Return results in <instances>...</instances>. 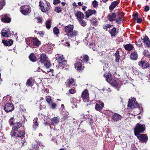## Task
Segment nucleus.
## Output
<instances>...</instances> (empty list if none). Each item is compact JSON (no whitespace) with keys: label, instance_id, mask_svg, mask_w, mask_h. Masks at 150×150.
<instances>
[{"label":"nucleus","instance_id":"obj_35","mask_svg":"<svg viewBox=\"0 0 150 150\" xmlns=\"http://www.w3.org/2000/svg\"><path fill=\"white\" fill-rule=\"evenodd\" d=\"M115 56L116 58L115 61L116 62L119 61L120 59V56L119 55V52L118 51H117L115 54Z\"/></svg>","mask_w":150,"mask_h":150},{"label":"nucleus","instance_id":"obj_33","mask_svg":"<svg viewBox=\"0 0 150 150\" xmlns=\"http://www.w3.org/2000/svg\"><path fill=\"white\" fill-rule=\"evenodd\" d=\"M88 57L87 55H84L82 57H81L82 59H81L82 60V62L83 61V62L85 63H87L88 61Z\"/></svg>","mask_w":150,"mask_h":150},{"label":"nucleus","instance_id":"obj_16","mask_svg":"<svg viewBox=\"0 0 150 150\" xmlns=\"http://www.w3.org/2000/svg\"><path fill=\"white\" fill-rule=\"evenodd\" d=\"M65 84L66 86L68 87L71 85H74L75 83L74 79L70 78L68 79L65 82Z\"/></svg>","mask_w":150,"mask_h":150},{"label":"nucleus","instance_id":"obj_23","mask_svg":"<svg viewBox=\"0 0 150 150\" xmlns=\"http://www.w3.org/2000/svg\"><path fill=\"white\" fill-rule=\"evenodd\" d=\"M142 40L146 46L149 47H150V40L148 38L147 36H145L143 38Z\"/></svg>","mask_w":150,"mask_h":150},{"label":"nucleus","instance_id":"obj_2","mask_svg":"<svg viewBox=\"0 0 150 150\" xmlns=\"http://www.w3.org/2000/svg\"><path fill=\"white\" fill-rule=\"evenodd\" d=\"M39 59L40 60L38 62V64H43L47 68H49L50 67L51 64L45 54H41Z\"/></svg>","mask_w":150,"mask_h":150},{"label":"nucleus","instance_id":"obj_3","mask_svg":"<svg viewBox=\"0 0 150 150\" xmlns=\"http://www.w3.org/2000/svg\"><path fill=\"white\" fill-rule=\"evenodd\" d=\"M25 41L28 45L32 47H38L40 44V41L37 38L32 37L28 38Z\"/></svg>","mask_w":150,"mask_h":150},{"label":"nucleus","instance_id":"obj_53","mask_svg":"<svg viewBox=\"0 0 150 150\" xmlns=\"http://www.w3.org/2000/svg\"><path fill=\"white\" fill-rule=\"evenodd\" d=\"M40 145V143H38L37 144L35 145L33 147V149L36 150H38L39 149V146Z\"/></svg>","mask_w":150,"mask_h":150},{"label":"nucleus","instance_id":"obj_1","mask_svg":"<svg viewBox=\"0 0 150 150\" xmlns=\"http://www.w3.org/2000/svg\"><path fill=\"white\" fill-rule=\"evenodd\" d=\"M106 81L112 86L117 87L120 85V81L119 79L115 78L112 77L110 74L108 73L107 75H104Z\"/></svg>","mask_w":150,"mask_h":150},{"label":"nucleus","instance_id":"obj_15","mask_svg":"<svg viewBox=\"0 0 150 150\" xmlns=\"http://www.w3.org/2000/svg\"><path fill=\"white\" fill-rule=\"evenodd\" d=\"M97 102L98 104H96L95 109L96 110L98 111L102 109V108L104 106V104L101 100H98Z\"/></svg>","mask_w":150,"mask_h":150},{"label":"nucleus","instance_id":"obj_7","mask_svg":"<svg viewBox=\"0 0 150 150\" xmlns=\"http://www.w3.org/2000/svg\"><path fill=\"white\" fill-rule=\"evenodd\" d=\"M20 10L22 14L27 15L30 13L31 8L28 5L23 6L20 7Z\"/></svg>","mask_w":150,"mask_h":150},{"label":"nucleus","instance_id":"obj_60","mask_svg":"<svg viewBox=\"0 0 150 150\" xmlns=\"http://www.w3.org/2000/svg\"><path fill=\"white\" fill-rule=\"evenodd\" d=\"M149 7L148 6H145L144 8V11L146 12H147L149 11Z\"/></svg>","mask_w":150,"mask_h":150},{"label":"nucleus","instance_id":"obj_25","mask_svg":"<svg viewBox=\"0 0 150 150\" xmlns=\"http://www.w3.org/2000/svg\"><path fill=\"white\" fill-rule=\"evenodd\" d=\"M116 15L114 13H112L108 16L109 20L110 21H112L115 20Z\"/></svg>","mask_w":150,"mask_h":150},{"label":"nucleus","instance_id":"obj_54","mask_svg":"<svg viewBox=\"0 0 150 150\" xmlns=\"http://www.w3.org/2000/svg\"><path fill=\"white\" fill-rule=\"evenodd\" d=\"M112 26L113 25L109 24H106L103 27V28L104 29H107L108 28H110L111 26Z\"/></svg>","mask_w":150,"mask_h":150},{"label":"nucleus","instance_id":"obj_34","mask_svg":"<svg viewBox=\"0 0 150 150\" xmlns=\"http://www.w3.org/2000/svg\"><path fill=\"white\" fill-rule=\"evenodd\" d=\"M133 48V45L130 44H128L125 45V49L127 50L130 51Z\"/></svg>","mask_w":150,"mask_h":150},{"label":"nucleus","instance_id":"obj_55","mask_svg":"<svg viewBox=\"0 0 150 150\" xmlns=\"http://www.w3.org/2000/svg\"><path fill=\"white\" fill-rule=\"evenodd\" d=\"M60 2V1L59 0H54L53 4L54 5L57 4Z\"/></svg>","mask_w":150,"mask_h":150},{"label":"nucleus","instance_id":"obj_51","mask_svg":"<svg viewBox=\"0 0 150 150\" xmlns=\"http://www.w3.org/2000/svg\"><path fill=\"white\" fill-rule=\"evenodd\" d=\"M10 98L9 95H7L6 96L4 97L3 98V100L5 101L8 102L10 100Z\"/></svg>","mask_w":150,"mask_h":150},{"label":"nucleus","instance_id":"obj_31","mask_svg":"<svg viewBox=\"0 0 150 150\" xmlns=\"http://www.w3.org/2000/svg\"><path fill=\"white\" fill-rule=\"evenodd\" d=\"M131 59L133 60H136L137 58V55L136 52H132L130 56Z\"/></svg>","mask_w":150,"mask_h":150},{"label":"nucleus","instance_id":"obj_22","mask_svg":"<svg viewBox=\"0 0 150 150\" xmlns=\"http://www.w3.org/2000/svg\"><path fill=\"white\" fill-rule=\"evenodd\" d=\"M2 22L4 23H9L11 21V18L7 15H4L1 18Z\"/></svg>","mask_w":150,"mask_h":150},{"label":"nucleus","instance_id":"obj_13","mask_svg":"<svg viewBox=\"0 0 150 150\" xmlns=\"http://www.w3.org/2000/svg\"><path fill=\"white\" fill-rule=\"evenodd\" d=\"M1 35L4 37H8L11 35V32L9 29L4 28L1 32Z\"/></svg>","mask_w":150,"mask_h":150},{"label":"nucleus","instance_id":"obj_63","mask_svg":"<svg viewBox=\"0 0 150 150\" xmlns=\"http://www.w3.org/2000/svg\"><path fill=\"white\" fill-rule=\"evenodd\" d=\"M72 5L73 6H74L76 7H78V6L76 4L75 2H74L72 4Z\"/></svg>","mask_w":150,"mask_h":150},{"label":"nucleus","instance_id":"obj_30","mask_svg":"<svg viewBox=\"0 0 150 150\" xmlns=\"http://www.w3.org/2000/svg\"><path fill=\"white\" fill-rule=\"evenodd\" d=\"M30 60L33 62H35L37 61V58L35 55L33 53H31L29 56Z\"/></svg>","mask_w":150,"mask_h":150},{"label":"nucleus","instance_id":"obj_17","mask_svg":"<svg viewBox=\"0 0 150 150\" xmlns=\"http://www.w3.org/2000/svg\"><path fill=\"white\" fill-rule=\"evenodd\" d=\"M74 29V26L73 25H69L66 26L64 28L65 32L68 34L71 32Z\"/></svg>","mask_w":150,"mask_h":150},{"label":"nucleus","instance_id":"obj_20","mask_svg":"<svg viewBox=\"0 0 150 150\" xmlns=\"http://www.w3.org/2000/svg\"><path fill=\"white\" fill-rule=\"evenodd\" d=\"M139 65L144 68H147L149 67V64L146 61H141L139 62Z\"/></svg>","mask_w":150,"mask_h":150},{"label":"nucleus","instance_id":"obj_26","mask_svg":"<svg viewBox=\"0 0 150 150\" xmlns=\"http://www.w3.org/2000/svg\"><path fill=\"white\" fill-rule=\"evenodd\" d=\"M121 116L119 114H114L112 117V120L115 121H117L121 118Z\"/></svg>","mask_w":150,"mask_h":150},{"label":"nucleus","instance_id":"obj_40","mask_svg":"<svg viewBox=\"0 0 150 150\" xmlns=\"http://www.w3.org/2000/svg\"><path fill=\"white\" fill-rule=\"evenodd\" d=\"M46 26L48 29H49L51 27V21L50 20H47L46 22Z\"/></svg>","mask_w":150,"mask_h":150},{"label":"nucleus","instance_id":"obj_21","mask_svg":"<svg viewBox=\"0 0 150 150\" xmlns=\"http://www.w3.org/2000/svg\"><path fill=\"white\" fill-rule=\"evenodd\" d=\"M96 11L95 10H88L86 12V17L88 18L93 14H95Z\"/></svg>","mask_w":150,"mask_h":150},{"label":"nucleus","instance_id":"obj_29","mask_svg":"<svg viewBox=\"0 0 150 150\" xmlns=\"http://www.w3.org/2000/svg\"><path fill=\"white\" fill-rule=\"evenodd\" d=\"M2 42L5 45L8 46L11 45L13 43V41L11 40H10L8 41L3 40Z\"/></svg>","mask_w":150,"mask_h":150},{"label":"nucleus","instance_id":"obj_52","mask_svg":"<svg viewBox=\"0 0 150 150\" xmlns=\"http://www.w3.org/2000/svg\"><path fill=\"white\" fill-rule=\"evenodd\" d=\"M50 105H51V108L52 109H55L57 106L56 104L55 103H53V102H52V103Z\"/></svg>","mask_w":150,"mask_h":150},{"label":"nucleus","instance_id":"obj_4","mask_svg":"<svg viewBox=\"0 0 150 150\" xmlns=\"http://www.w3.org/2000/svg\"><path fill=\"white\" fill-rule=\"evenodd\" d=\"M55 58L57 60L59 66L61 68H63L67 64V62L62 55L59 54L56 55Z\"/></svg>","mask_w":150,"mask_h":150},{"label":"nucleus","instance_id":"obj_38","mask_svg":"<svg viewBox=\"0 0 150 150\" xmlns=\"http://www.w3.org/2000/svg\"><path fill=\"white\" fill-rule=\"evenodd\" d=\"M89 47L91 48L93 51H96L97 48L93 43H90L89 45Z\"/></svg>","mask_w":150,"mask_h":150},{"label":"nucleus","instance_id":"obj_37","mask_svg":"<svg viewBox=\"0 0 150 150\" xmlns=\"http://www.w3.org/2000/svg\"><path fill=\"white\" fill-rule=\"evenodd\" d=\"M46 100L47 102L50 105L53 102L52 100L51 97L49 96H47L46 97Z\"/></svg>","mask_w":150,"mask_h":150},{"label":"nucleus","instance_id":"obj_64","mask_svg":"<svg viewBox=\"0 0 150 150\" xmlns=\"http://www.w3.org/2000/svg\"><path fill=\"white\" fill-rule=\"evenodd\" d=\"M86 8V7L85 6H83L82 8V10L84 11H85Z\"/></svg>","mask_w":150,"mask_h":150},{"label":"nucleus","instance_id":"obj_46","mask_svg":"<svg viewBox=\"0 0 150 150\" xmlns=\"http://www.w3.org/2000/svg\"><path fill=\"white\" fill-rule=\"evenodd\" d=\"M123 20L122 18L118 17V18L115 20L116 21L118 24H120L121 23Z\"/></svg>","mask_w":150,"mask_h":150},{"label":"nucleus","instance_id":"obj_47","mask_svg":"<svg viewBox=\"0 0 150 150\" xmlns=\"http://www.w3.org/2000/svg\"><path fill=\"white\" fill-rule=\"evenodd\" d=\"M25 133L24 131H22L19 132V133L18 134V137H21L24 136Z\"/></svg>","mask_w":150,"mask_h":150},{"label":"nucleus","instance_id":"obj_11","mask_svg":"<svg viewBox=\"0 0 150 150\" xmlns=\"http://www.w3.org/2000/svg\"><path fill=\"white\" fill-rule=\"evenodd\" d=\"M74 66L76 69L78 71H81L84 68L82 64V60H79L78 62L75 64Z\"/></svg>","mask_w":150,"mask_h":150},{"label":"nucleus","instance_id":"obj_19","mask_svg":"<svg viewBox=\"0 0 150 150\" xmlns=\"http://www.w3.org/2000/svg\"><path fill=\"white\" fill-rule=\"evenodd\" d=\"M59 118L58 117H55L52 118L50 125H52L54 126L56 125L59 123ZM50 127L51 128V125H50Z\"/></svg>","mask_w":150,"mask_h":150},{"label":"nucleus","instance_id":"obj_39","mask_svg":"<svg viewBox=\"0 0 150 150\" xmlns=\"http://www.w3.org/2000/svg\"><path fill=\"white\" fill-rule=\"evenodd\" d=\"M91 21L94 25H96L98 24V21L94 17H92L91 20Z\"/></svg>","mask_w":150,"mask_h":150},{"label":"nucleus","instance_id":"obj_6","mask_svg":"<svg viewBox=\"0 0 150 150\" xmlns=\"http://www.w3.org/2000/svg\"><path fill=\"white\" fill-rule=\"evenodd\" d=\"M39 5L41 11L44 12L47 11L50 9V4L47 1L45 4L41 1H40Z\"/></svg>","mask_w":150,"mask_h":150},{"label":"nucleus","instance_id":"obj_61","mask_svg":"<svg viewBox=\"0 0 150 150\" xmlns=\"http://www.w3.org/2000/svg\"><path fill=\"white\" fill-rule=\"evenodd\" d=\"M36 71L37 72H40L41 71H42V72H43L44 71L42 69H40V68L39 67L38 68L37 70L35 71Z\"/></svg>","mask_w":150,"mask_h":150},{"label":"nucleus","instance_id":"obj_24","mask_svg":"<svg viewBox=\"0 0 150 150\" xmlns=\"http://www.w3.org/2000/svg\"><path fill=\"white\" fill-rule=\"evenodd\" d=\"M118 3V1H114L112 2L109 7L110 10L112 11L117 6Z\"/></svg>","mask_w":150,"mask_h":150},{"label":"nucleus","instance_id":"obj_62","mask_svg":"<svg viewBox=\"0 0 150 150\" xmlns=\"http://www.w3.org/2000/svg\"><path fill=\"white\" fill-rule=\"evenodd\" d=\"M138 14L137 13H135L134 15H133L134 17V18H136L138 17Z\"/></svg>","mask_w":150,"mask_h":150},{"label":"nucleus","instance_id":"obj_49","mask_svg":"<svg viewBox=\"0 0 150 150\" xmlns=\"http://www.w3.org/2000/svg\"><path fill=\"white\" fill-rule=\"evenodd\" d=\"M53 32L55 35L58 34L59 33V30L57 27H54L53 29Z\"/></svg>","mask_w":150,"mask_h":150},{"label":"nucleus","instance_id":"obj_48","mask_svg":"<svg viewBox=\"0 0 150 150\" xmlns=\"http://www.w3.org/2000/svg\"><path fill=\"white\" fill-rule=\"evenodd\" d=\"M5 4L4 1H0V10L2 9L3 6L5 5Z\"/></svg>","mask_w":150,"mask_h":150},{"label":"nucleus","instance_id":"obj_36","mask_svg":"<svg viewBox=\"0 0 150 150\" xmlns=\"http://www.w3.org/2000/svg\"><path fill=\"white\" fill-rule=\"evenodd\" d=\"M38 119L37 118H35L34 119L33 122L34 125H33V127L35 129H36L38 126V124L37 122Z\"/></svg>","mask_w":150,"mask_h":150},{"label":"nucleus","instance_id":"obj_57","mask_svg":"<svg viewBox=\"0 0 150 150\" xmlns=\"http://www.w3.org/2000/svg\"><path fill=\"white\" fill-rule=\"evenodd\" d=\"M93 120L92 118H90V120H89V124L91 125H93Z\"/></svg>","mask_w":150,"mask_h":150},{"label":"nucleus","instance_id":"obj_5","mask_svg":"<svg viewBox=\"0 0 150 150\" xmlns=\"http://www.w3.org/2000/svg\"><path fill=\"white\" fill-rule=\"evenodd\" d=\"M145 129V126L144 125H141L137 123L134 129V134L137 136L140 133H142Z\"/></svg>","mask_w":150,"mask_h":150},{"label":"nucleus","instance_id":"obj_50","mask_svg":"<svg viewBox=\"0 0 150 150\" xmlns=\"http://www.w3.org/2000/svg\"><path fill=\"white\" fill-rule=\"evenodd\" d=\"M54 11L57 13H59L61 12L62 10L61 7L59 6L55 8Z\"/></svg>","mask_w":150,"mask_h":150},{"label":"nucleus","instance_id":"obj_12","mask_svg":"<svg viewBox=\"0 0 150 150\" xmlns=\"http://www.w3.org/2000/svg\"><path fill=\"white\" fill-rule=\"evenodd\" d=\"M69 36L68 34L64 35L63 39L61 40L62 42V44L64 45L67 47H69L70 46V44L68 43L69 40Z\"/></svg>","mask_w":150,"mask_h":150},{"label":"nucleus","instance_id":"obj_27","mask_svg":"<svg viewBox=\"0 0 150 150\" xmlns=\"http://www.w3.org/2000/svg\"><path fill=\"white\" fill-rule=\"evenodd\" d=\"M15 125V126L13 127L12 130L14 131H16L22 126V124L19 122H17Z\"/></svg>","mask_w":150,"mask_h":150},{"label":"nucleus","instance_id":"obj_8","mask_svg":"<svg viewBox=\"0 0 150 150\" xmlns=\"http://www.w3.org/2000/svg\"><path fill=\"white\" fill-rule=\"evenodd\" d=\"M128 106L129 107L132 109L139 107V105L136 101V99L134 98L129 100Z\"/></svg>","mask_w":150,"mask_h":150},{"label":"nucleus","instance_id":"obj_32","mask_svg":"<svg viewBox=\"0 0 150 150\" xmlns=\"http://www.w3.org/2000/svg\"><path fill=\"white\" fill-rule=\"evenodd\" d=\"M78 34V32L76 30H74L68 34L69 36L71 38H73L75 37Z\"/></svg>","mask_w":150,"mask_h":150},{"label":"nucleus","instance_id":"obj_10","mask_svg":"<svg viewBox=\"0 0 150 150\" xmlns=\"http://www.w3.org/2000/svg\"><path fill=\"white\" fill-rule=\"evenodd\" d=\"M14 109V105L10 103H8L5 104L4 107V110L7 112L12 111Z\"/></svg>","mask_w":150,"mask_h":150},{"label":"nucleus","instance_id":"obj_59","mask_svg":"<svg viewBox=\"0 0 150 150\" xmlns=\"http://www.w3.org/2000/svg\"><path fill=\"white\" fill-rule=\"evenodd\" d=\"M142 21V19L141 18H138L137 20V23H141Z\"/></svg>","mask_w":150,"mask_h":150},{"label":"nucleus","instance_id":"obj_44","mask_svg":"<svg viewBox=\"0 0 150 150\" xmlns=\"http://www.w3.org/2000/svg\"><path fill=\"white\" fill-rule=\"evenodd\" d=\"M92 4L93 7L95 8H96L98 7V2L96 0H94L92 2Z\"/></svg>","mask_w":150,"mask_h":150},{"label":"nucleus","instance_id":"obj_42","mask_svg":"<svg viewBox=\"0 0 150 150\" xmlns=\"http://www.w3.org/2000/svg\"><path fill=\"white\" fill-rule=\"evenodd\" d=\"M14 117H12L9 119L8 122L11 126H12L14 125Z\"/></svg>","mask_w":150,"mask_h":150},{"label":"nucleus","instance_id":"obj_18","mask_svg":"<svg viewBox=\"0 0 150 150\" xmlns=\"http://www.w3.org/2000/svg\"><path fill=\"white\" fill-rule=\"evenodd\" d=\"M75 16L77 19L79 21L82 19H83L84 17V14L80 11H78L75 13Z\"/></svg>","mask_w":150,"mask_h":150},{"label":"nucleus","instance_id":"obj_14","mask_svg":"<svg viewBox=\"0 0 150 150\" xmlns=\"http://www.w3.org/2000/svg\"><path fill=\"white\" fill-rule=\"evenodd\" d=\"M138 139L143 142H146L148 140V137L145 134H141L140 136H137Z\"/></svg>","mask_w":150,"mask_h":150},{"label":"nucleus","instance_id":"obj_41","mask_svg":"<svg viewBox=\"0 0 150 150\" xmlns=\"http://www.w3.org/2000/svg\"><path fill=\"white\" fill-rule=\"evenodd\" d=\"M32 79L31 78H29V79L27 80L26 82V85L28 86H30L32 84Z\"/></svg>","mask_w":150,"mask_h":150},{"label":"nucleus","instance_id":"obj_56","mask_svg":"<svg viewBox=\"0 0 150 150\" xmlns=\"http://www.w3.org/2000/svg\"><path fill=\"white\" fill-rule=\"evenodd\" d=\"M69 91L71 94H74L75 92V90L74 89H71L69 90Z\"/></svg>","mask_w":150,"mask_h":150},{"label":"nucleus","instance_id":"obj_45","mask_svg":"<svg viewBox=\"0 0 150 150\" xmlns=\"http://www.w3.org/2000/svg\"><path fill=\"white\" fill-rule=\"evenodd\" d=\"M80 24L82 26H85L86 25V22L83 20V19L78 21Z\"/></svg>","mask_w":150,"mask_h":150},{"label":"nucleus","instance_id":"obj_43","mask_svg":"<svg viewBox=\"0 0 150 150\" xmlns=\"http://www.w3.org/2000/svg\"><path fill=\"white\" fill-rule=\"evenodd\" d=\"M19 143L21 147H22L23 146L25 145L26 144V141L25 140V139H24L23 140L20 141L19 142Z\"/></svg>","mask_w":150,"mask_h":150},{"label":"nucleus","instance_id":"obj_9","mask_svg":"<svg viewBox=\"0 0 150 150\" xmlns=\"http://www.w3.org/2000/svg\"><path fill=\"white\" fill-rule=\"evenodd\" d=\"M82 98L83 101L85 102H87L89 101V94L88 91L85 90L82 94Z\"/></svg>","mask_w":150,"mask_h":150},{"label":"nucleus","instance_id":"obj_28","mask_svg":"<svg viewBox=\"0 0 150 150\" xmlns=\"http://www.w3.org/2000/svg\"><path fill=\"white\" fill-rule=\"evenodd\" d=\"M109 33L110 34L111 36L115 37L117 34L116 28L114 27L112 29L110 30Z\"/></svg>","mask_w":150,"mask_h":150},{"label":"nucleus","instance_id":"obj_58","mask_svg":"<svg viewBox=\"0 0 150 150\" xmlns=\"http://www.w3.org/2000/svg\"><path fill=\"white\" fill-rule=\"evenodd\" d=\"M15 131L13 130L11 132V135L12 136H15L16 134V132H15Z\"/></svg>","mask_w":150,"mask_h":150}]
</instances>
